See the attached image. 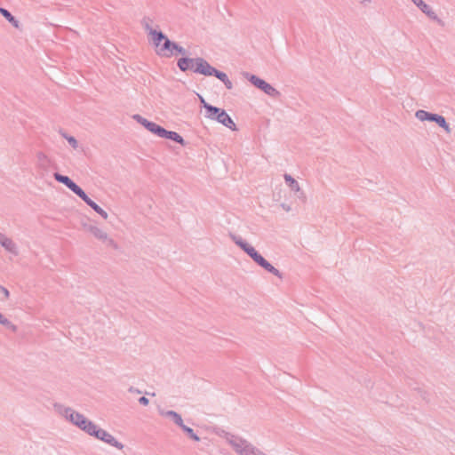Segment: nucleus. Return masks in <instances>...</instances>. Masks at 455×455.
I'll return each instance as SVG.
<instances>
[{"mask_svg": "<svg viewBox=\"0 0 455 455\" xmlns=\"http://www.w3.org/2000/svg\"><path fill=\"white\" fill-rule=\"evenodd\" d=\"M53 409L55 412L66 422L69 423L71 426L88 436L97 439L120 451L124 448V445L111 433L100 427L96 422L78 410L60 403H54Z\"/></svg>", "mask_w": 455, "mask_h": 455, "instance_id": "obj_1", "label": "nucleus"}, {"mask_svg": "<svg viewBox=\"0 0 455 455\" xmlns=\"http://www.w3.org/2000/svg\"><path fill=\"white\" fill-rule=\"evenodd\" d=\"M231 240L240 247L248 256H250L255 263L264 268L266 271L273 274L276 277L282 279V273L272 266L262 255H260L251 244L244 241L241 236L230 234Z\"/></svg>", "mask_w": 455, "mask_h": 455, "instance_id": "obj_2", "label": "nucleus"}, {"mask_svg": "<svg viewBox=\"0 0 455 455\" xmlns=\"http://www.w3.org/2000/svg\"><path fill=\"white\" fill-rule=\"evenodd\" d=\"M224 437L233 450L239 455H267L264 451L241 436L226 432Z\"/></svg>", "mask_w": 455, "mask_h": 455, "instance_id": "obj_3", "label": "nucleus"}, {"mask_svg": "<svg viewBox=\"0 0 455 455\" xmlns=\"http://www.w3.org/2000/svg\"><path fill=\"white\" fill-rule=\"evenodd\" d=\"M207 60L204 58L197 57V58H188V57H182L178 60L177 66L178 68L182 71L186 72L188 70H192L195 73L197 74H204V71H199L200 66L206 65Z\"/></svg>", "mask_w": 455, "mask_h": 455, "instance_id": "obj_4", "label": "nucleus"}, {"mask_svg": "<svg viewBox=\"0 0 455 455\" xmlns=\"http://www.w3.org/2000/svg\"><path fill=\"white\" fill-rule=\"evenodd\" d=\"M243 76L250 83H251L258 89L264 92L267 95L272 98L280 97V92L277 91L275 87H273L270 84L267 83L265 80L250 73H244Z\"/></svg>", "mask_w": 455, "mask_h": 455, "instance_id": "obj_5", "label": "nucleus"}, {"mask_svg": "<svg viewBox=\"0 0 455 455\" xmlns=\"http://www.w3.org/2000/svg\"><path fill=\"white\" fill-rule=\"evenodd\" d=\"M0 247L10 257L20 255V247L17 243L9 235L0 231Z\"/></svg>", "mask_w": 455, "mask_h": 455, "instance_id": "obj_6", "label": "nucleus"}, {"mask_svg": "<svg viewBox=\"0 0 455 455\" xmlns=\"http://www.w3.org/2000/svg\"><path fill=\"white\" fill-rule=\"evenodd\" d=\"M144 29L148 32V43L154 46L155 51L167 37L161 30L152 28L148 21H144Z\"/></svg>", "mask_w": 455, "mask_h": 455, "instance_id": "obj_7", "label": "nucleus"}, {"mask_svg": "<svg viewBox=\"0 0 455 455\" xmlns=\"http://www.w3.org/2000/svg\"><path fill=\"white\" fill-rule=\"evenodd\" d=\"M54 179L61 183L64 184L68 189H70L74 194H76L77 196L81 198V196H83L85 192L75 182L73 181L69 177L62 175L60 173H54L53 174Z\"/></svg>", "mask_w": 455, "mask_h": 455, "instance_id": "obj_8", "label": "nucleus"}, {"mask_svg": "<svg viewBox=\"0 0 455 455\" xmlns=\"http://www.w3.org/2000/svg\"><path fill=\"white\" fill-rule=\"evenodd\" d=\"M411 2L418 7L419 10L424 12L430 20L436 21L440 26L443 27L444 22L443 20L439 19L436 13L433 11V9L427 4L422 0H411Z\"/></svg>", "mask_w": 455, "mask_h": 455, "instance_id": "obj_9", "label": "nucleus"}, {"mask_svg": "<svg viewBox=\"0 0 455 455\" xmlns=\"http://www.w3.org/2000/svg\"><path fill=\"white\" fill-rule=\"evenodd\" d=\"M284 180L291 188V191H293L296 194V196L305 202L306 196L305 193L301 190L299 182L293 179L290 174L285 173L283 175Z\"/></svg>", "mask_w": 455, "mask_h": 455, "instance_id": "obj_10", "label": "nucleus"}, {"mask_svg": "<svg viewBox=\"0 0 455 455\" xmlns=\"http://www.w3.org/2000/svg\"><path fill=\"white\" fill-rule=\"evenodd\" d=\"M175 42L171 41L168 37L164 40L159 47L155 51L156 53L160 57L170 58L175 53L172 52V48Z\"/></svg>", "mask_w": 455, "mask_h": 455, "instance_id": "obj_11", "label": "nucleus"}, {"mask_svg": "<svg viewBox=\"0 0 455 455\" xmlns=\"http://www.w3.org/2000/svg\"><path fill=\"white\" fill-rule=\"evenodd\" d=\"M199 68H200L199 71H204V74H203L204 76H214L219 80H220L222 83L225 80H228V78L226 73L216 69L215 68L211 66L208 61H207L206 65H204V67L200 66Z\"/></svg>", "mask_w": 455, "mask_h": 455, "instance_id": "obj_12", "label": "nucleus"}, {"mask_svg": "<svg viewBox=\"0 0 455 455\" xmlns=\"http://www.w3.org/2000/svg\"><path fill=\"white\" fill-rule=\"evenodd\" d=\"M81 199L90 206L97 214H99L103 220H108L109 215L106 210L100 207L98 204H96L93 200H92L86 193L81 196Z\"/></svg>", "mask_w": 455, "mask_h": 455, "instance_id": "obj_13", "label": "nucleus"}, {"mask_svg": "<svg viewBox=\"0 0 455 455\" xmlns=\"http://www.w3.org/2000/svg\"><path fill=\"white\" fill-rule=\"evenodd\" d=\"M217 122L220 123L224 126L229 128L232 131H236V125L234 123L233 119L229 116V115L223 110L222 113H220V116L218 117Z\"/></svg>", "mask_w": 455, "mask_h": 455, "instance_id": "obj_14", "label": "nucleus"}, {"mask_svg": "<svg viewBox=\"0 0 455 455\" xmlns=\"http://www.w3.org/2000/svg\"><path fill=\"white\" fill-rule=\"evenodd\" d=\"M144 128L151 132L152 133L156 134V136L162 138L163 134L164 132V128L153 123L150 121H148L144 118Z\"/></svg>", "mask_w": 455, "mask_h": 455, "instance_id": "obj_15", "label": "nucleus"}, {"mask_svg": "<svg viewBox=\"0 0 455 455\" xmlns=\"http://www.w3.org/2000/svg\"><path fill=\"white\" fill-rule=\"evenodd\" d=\"M90 233L97 239L108 242L110 240L108 234L101 228L99 227H91Z\"/></svg>", "mask_w": 455, "mask_h": 455, "instance_id": "obj_16", "label": "nucleus"}, {"mask_svg": "<svg viewBox=\"0 0 455 455\" xmlns=\"http://www.w3.org/2000/svg\"><path fill=\"white\" fill-rule=\"evenodd\" d=\"M161 415L171 419L180 427L184 425L181 415L174 411H161Z\"/></svg>", "mask_w": 455, "mask_h": 455, "instance_id": "obj_17", "label": "nucleus"}, {"mask_svg": "<svg viewBox=\"0 0 455 455\" xmlns=\"http://www.w3.org/2000/svg\"><path fill=\"white\" fill-rule=\"evenodd\" d=\"M438 114L430 113L423 109L417 110L415 116L419 121L435 122Z\"/></svg>", "mask_w": 455, "mask_h": 455, "instance_id": "obj_18", "label": "nucleus"}, {"mask_svg": "<svg viewBox=\"0 0 455 455\" xmlns=\"http://www.w3.org/2000/svg\"><path fill=\"white\" fill-rule=\"evenodd\" d=\"M224 109L214 107L212 105L206 107V114L205 117L212 119V120H218V117L220 116V113H222Z\"/></svg>", "mask_w": 455, "mask_h": 455, "instance_id": "obj_19", "label": "nucleus"}, {"mask_svg": "<svg viewBox=\"0 0 455 455\" xmlns=\"http://www.w3.org/2000/svg\"><path fill=\"white\" fill-rule=\"evenodd\" d=\"M224 109L214 107L212 105L206 107V114L205 117L212 119V120H218V117L220 116V113H222Z\"/></svg>", "mask_w": 455, "mask_h": 455, "instance_id": "obj_20", "label": "nucleus"}, {"mask_svg": "<svg viewBox=\"0 0 455 455\" xmlns=\"http://www.w3.org/2000/svg\"><path fill=\"white\" fill-rule=\"evenodd\" d=\"M162 138H165V139L173 140L180 145H185L184 139L176 132L164 130V132Z\"/></svg>", "mask_w": 455, "mask_h": 455, "instance_id": "obj_21", "label": "nucleus"}, {"mask_svg": "<svg viewBox=\"0 0 455 455\" xmlns=\"http://www.w3.org/2000/svg\"><path fill=\"white\" fill-rule=\"evenodd\" d=\"M0 13L16 28L20 27V22L17 19H15L11 12L4 9L0 7Z\"/></svg>", "mask_w": 455, "mask_h": 455, "instance_id": "obj_22", "label": "nucleus"}, {"mask_svg": "<svg viewBox=\"0 0 455 455\" xmlns=\"http://www.w3.org/2000/svg\"><path fill=\"white\" fill-rule=\"evenodd\" d=\"M434 123H435L438 126L443 128L447 133H451V127L443 116L437 115L435 121Z\"/></svg>", "mask_w": 455, "mask_h": 455, "instance_id": "obj_23", "label": "nucleus"}, {"mask_svg": "<svg viewBox=\"0 0 455 455\" xmlns=\"http://www.w3.org/2000/svg\"><path fill=\"white\" fill-rule=\"evenodd\" d=\"M36 160L37 163L43 167H47L51 163V160L48 157V156L43 152H38L36 154Z\"/></svg>", "mask_w": 455, "mask_h": 455, "instance_id": "obj_24", "label": "nucleus"}, {"mask_svg": "<svg viewBox=\"0 0 455 455\" xmlns=\"http://www.w3.org/2000/svg\"><path fill=\"white\" fill-rule=\"evenodd\" d=\"M180 428L192 440H194L196 442H199L200 441V437L194 432V430L191 427H188L186 425H183Z\"/></svg>", "mask_w": 455, "mask_h": 455, "instance_id": "obj_25", "label": "nucleus"}, {"mask_svg": "<svg viewBox=\"0 0 455 455\" xmlns=\"http://www.w3.org/2000/svg\"><path fill=\"white\" fill-rule=\"evenodd\" d=\"M64 138L67 140V141L68 142V144L74 148V149H77L78 148V142L76 140V139L73 136H69V135H65Z\"/></svg>", "mask_w": 455, "mask_h": 455, "instance_id": "obj_26", "label": "nucleus"}, {"mask_svg": "<svg viewBox=\"0 0 455 455\" xmlns=\"http://www.w3.org/2000/svg\"><path fill=\"white\" fill-rule=\"evenodd\" d=\"M172 52L175 53L174 55H176L177 53L186 55L188 53L187 50L182 46L179 45L177 43H174Z\"/></svg>", "mask_w": 455, "mask_h": 455, "instance_id": "obj_27", "label": "nucleus"}, {"mask_svg": "<svg viewBox=\"0 0 455 455\" xmlns=\"http://www.w3.org/2000/svg\"><path fill=\"white\" fill-rule=\"evenodd\" d=\"M0 324L5 327H10L12 323L3 314L0 313Z\"/></svg>", "mask_w": 455, "mask_h": 455, "instance_id": "obj_28", "label": "nucleus"}, {"mask_svg": "<svg viewBox=\"0 0 455 455\" xmlns=\"http://www.w3.org/2000/svg\"><path fill=\"white\" fill-rule=\"evenodd\" d=\"M0 292L2 293L4 299H8L10 297L9 291L2 285H0Z\"/></svg>", "mask_w": 455, "mask_h": 455, "instance_id": "obj_29", "label": "nucleus"}, {"mask_svg": "<svg viewBox=\"0 0 455 455\" xmlns=\"http://www.w3.org/2000/svg\"><path fill=\"white\" fill-rule=\"evenodd\" d=\"M223 84H225L226 88L228 90L232 89V87H233V84L228 78V80H225L223 82Z\"/></svg>", "mask_w": 455, "mask_h": 455, "instance_id": "obj_30", "label": "nucleus"}, {"mask_svg": "<svg viewBox=\"0 0 455 455\" xmlns=\"http://www.w3.org/2000/svg\"><path fill=\"white\" fill-rule=\"evenodd\" d=\"M200 98V102L201 104L203 105V107L204 108V109L206 110V107L208 106H211V104H209L208 102L205 101V100L202 97V96H199Z\"/></svg>", "mask_w": 455, "mask_h": 455, "instance_id": "obj_31", "label": "nucleus"}, {"mask_svg": "<svg viewBox=\"0 0 455 455\" xmlns=\"http://www.w3.org/2000/svg\"><path fill=\"white\" fill-rule=\"evenodd\" d=\"M281 207L285 211V212H290L291 211V206L286 204H281Z\"/></svg>", "mask_w": 455, "mask_h": 455, "instance_id": "obj_32", "label": "nucleus"}, {"mask_svg": "<svg viewBox=\"0 0 455 455\" xmlns=\"http://www.w3.org/2000/svg\"><path fill=\"white\" fill-rule=\"evenodd\" d=\"M132 118L135 119L139 123L142 122V117L140 115H133Z\"/></svg>", "mask_w": 455, "mask_h": 455, "instance_id": "obj_33", "label": "nucleus"}, {"mask_svg": "<svg viewBox=\"0 0 455 455\" xmlns=\"http://www.w3.org/2000/svg\"><path fill=\"white\" fill-rule=\"evenodd\" d=\"M129 392L135 393V394H140V391L139 389H136V388H133V387H131L129 389Z\"/></svg>", "mask_w": 455, "mask_h": 455, "instance_id": "obj_34", "label": "nucleus"}, {"mask_svg": "<svg viewBox=\"0 0 455 455\" xmlns=\"http://www.w3.org/2000/svg\"><path fill=\"white\" fill-rule=\"evenodd\" d=\"M148 400L144 396V406L148 405Z\"/></svg>", "mask_w": 455, "mask_h": 455, "instance_id": "obj_35", "label": "nucleus"}, {"mask_svg": "<svg viewBox=\"0 0 455 455\" xmlns=\"http://www.w3.org/2000/svg\"><path fill=\"white\" fill-rule=\"evenodd\" d=\"M144 395H155V394H150L148 392H144Z\"/></svg>", "mask_w": 455, "mask_h": 455, "instance_id": "obj_36", "label": "nucleus"}, {"mask_svg": "<svg viewBox=\"0 0 455 455\" xmlns=\"http://www.w3.org/2000/svg\"><path fill=\"white\" fill-rule=\"evenodd\" d=\"M139 402H140V403H142V397H140V398L139 399Z\"/></svg>", "mask_w": 455, "mask_h": 455, "instance_id": "obj_37", "label": "nucleus"}]
</instances>
